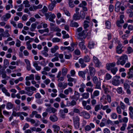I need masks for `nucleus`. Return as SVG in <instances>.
I'll use <instances>...</instances> for the list:
<instances>
[{"mask_svg": "<svg viewBox=\"0 0 133 133\" xmlns=\"http://www.w3.org/2000/svg\"><path fill=\"white\" fill-rule=\"evenodd\" d=\"M133 52V49L130 46L128 47L127 48V53L128 54H130Z\"/></svg>", "mask_w": 133, "mask_h": 133, "instance_id": "34", "label": "nucleus"}, {"mask_svg": "<svg viewBox=\"0 0 133 133\" xmlns=\"http://www.w3.org/2000/svg\"><path fill=\"white\" fill-rule=\"evenodd\" d=\"M26 45L27 46V49L30 50L32 48V45L30 44V43L26 42Z\"/></svg>", "mask_w": 133, "mask_h": 133, "instance_id": "58", "label": "nucleus"}, {"mask_svg": "<svg viewBox=\"0 0 133 133\" xmlns=\"http://www.w3.org/2000/svg\"><path fill=\"white\" fill-rule=\"evenodd\" d=\"M111 72L114 75H115L116 74V72L118 71L117 68L116 67L113 68L112 69L110 70Z\"/></svg>", "mask_w": 133, "mask_h": 133, "instance_id": "46", "label": "nucleus"}, {"mask_svg": "<svg viewBox=\"0 0 133 133\" xmlns=\"http://www.w3.org/2000/svg\"><path fill=\"white\" fill-rule=\"evenodd\" d=\"M58 55V57H59L60 59H62L63 58V55L62 54H59L58 53H56L54 54V56H57Z\"/></svg>", "mask_w": 133, "mask_h": 133, "instance_id": "54", "label": "nucleus"}, {"mask_svg": "<svg viewBox=\"0 0 133 133\" xmlns=\"http://www.w3.org/2000/svg\"><path fill=\"white\" fill-rule=\"evenodd\" d=\"M55 6L54 5L51 4L48 6L49 10L51 11H52Z\"/></svg>", "mask_w": 133, "mask_h": 133, "instance_id": "64", "label": "nucleus"}, {"mask_svg": "<svg viewBox=\"0 0 133 133\" xmlns=\"http://www.w3.org/2000/svg\"><path fill=\"white\" fill-rule=\"evenodd\" d=\"M52 127L55 132L58 133L60 129L59 126L56 124H53L52 126Z\"/></svg>", "mask_w": 133, "mask_h": 133, "instance_id": "19", "label": "nucleus"}, {"mask_svg": "<svg viewBox=\"0 0 133 133\" xmlns=\"http://www.w3.org/2000/svg\"><path fill=\"white\" fill-rule=\"evenodd\" d=\"M124 15H121L120 16V20H118L117 21L116 24L118 27L121 26V24L123 23L124 22L123 19L124 18Z\"/></svg>", "mask_w": 133, "mask_h": 133, "instance_id": "8", "label": "nucleus"}, {"mask_svg": "<svg viewBox=\"0 0 133 133\" xmlns=\"http://www.w3.org/2000/svg\"><path fill=\"white\" fill-rule=\"evenodd\" d=\"M89 21L86 20L84 21V22L83 26L85 29L89 27Z\"/></svg>", "mask_w": 133, "mask_h": 133, "instance_id": "38", "label": "nucleus"}, {"mask_svg": "<svg viewBox=\"0 0 133 133\" xmlns=\"http://www.w3.org/2000/svg\"><path fill=\"white\" fill-rule=\"evenodd\" d=\"M96 84L95 89H101V83L100 82L95 83Z\"/></svg>", "mask_w": 133, "mask_h": 133, "instance_id": "45", "label": "nucleus"}, {"mask_svg": "<svg viewBox=\"0 0 133 133\" xmlns=\"http://www.w3.org/2000/svg\"><path fill=\"white\" fill-rule=\"evenodd\" d=\"M45 15L46 17V19H49V21L51 22L54 21V19L56 17V16L54 14L51 12H48L45 14Z\"/></svg>", "mask_w": 133, "mask_h": 133, "instance_id": "6", "label": "nucleus"}, {"mask_svg": "<svg viewBox=\"0 0 133 133\" xmlns=\"http://www.w3.org/2000/svg\"><path fill=\"white\" fill-rule=\"evenodd\" d=\"M84 60L86 62H89L90 60V58L88 55L85 56L84 58Z\"/></svg>", "mask_w": 133, "mask_h": 133, "instance_id": "36", "label": "nucleus"}, {"mask_svg": "<svg viewBox=\"0 0 133 133\" xmlns=\"http://www.w3.org/2000/svg\"><path fill=\"white\" fill-rule=\"evenodd\" d=\"M116 65V63L115 62L110 63L107 64V69L108 70H110L112 69V67H114Z\"/></svg>", "mask_w": 133, "mask_h": 133, "instance_id": "17", "label": "nucleus"}, {"mask_svg": "<svg viewBox=\"0 0 133 133\" xmlns=\"http://www.w3.org/2000/svg\"><path fill=\"white\" fill-rule=\"evenodd\" d=\"M85 72L82 71H79L78 73L79 76L82 77L83 78L85 79Z\"/></svg>", "mask_w": 133, "mask_h": 133, "instance_id": "30", "label": "nucleus"}, {"mask_svg": "<svg viewBox=\"0 0 133 133\" xmlns=\"http://www.w3.org/2000/svg\"><path fill=\"white\" fill-rule=\"evenodd\" d=\"M95 45V43L92 41H90L88 47L90 49H92L94 48Z\"/></svg>", "mask_w": 133, "mask_h": 133, "instance_id": "39", "label": "nucleus"}, {"mask_svg": "<svg viewBox=\"0 0 133 133\" xmlns=\"http://www.w3.org/2000/svg\"><path fill=\"white\" fill-rule=\"evenodd\" d=\"M93 59L96 67H99L101 66V62L99 61V60L96 57L94 56Z\"/></svg>", "mask_w": 133, "mask_h": 133, "instance_id": "13", "label": "nucleus"}, {"mask_svg": "<svg viewBox=\"0 0 133 133\" xmlns=\"http://www.w3.org/2000/svg\"><path fill=\"white\" fill-rule=\"evenodd\" d=\"M50 120L53 122H55L58 120V118L55 115H51L50 117Z\"/></svg>", "mask_w": 133, "mask_h": 133, "instance_id": "25", "label": "nucleus"}, {"mask_svg": "<svg viewBox=\"0 0 133 133\" xmlns=\"http://www.w3.org/2000/svg\"><path fill=\"white\" fill-rule=\"evenodd\" d=\"M11 17V15L10 14L8 13H6L1 17V19L2 21L5 22L7 21Z\"/></svg>", "mask_w": 133, "mask_h": 133, "instance_id": "12", "label": "nucleus"}, {"mask_svg": "<svg viewBox=\"0 0 133 133\" xmlns=\"http://www.w3.org/2000/svg\"><path fill=\"white\" fill-rule=\"evenodd\" d=\"M101 109V108L100 104L96 105L95 107V110L96 111H97L98 110H100Z\"/></svg>", "mask_w": 133, "mask_h": 133, "instance_id": "55", "label": "nucleus"}, {"mask_svg": "<svg viewBox=\"0 0 133 133\" xmlns=\"http://www.w3.org/2000/svg\"><path fill=\"white\" fill-rule=\"evenodd\" d=\"M9 64L8 60L7 59H5L3 61V66L4 68H6Z\"/></svg>", "mask_w": 133, "mask_h": 133, "instance_id": "33", "label": "nucleus"}, {"mask_svg": "<svg viewBox=\"0 0 133 133\" xmlns=\"http://www.w3.org/2000/svg\"><path fill=\"white\" fill-rule=\"evenodd\" d=\"M81 95L83 98L87 99L89 98V94L87 92L84 93L82 94Z\"/></svg>", "mask_w": 133, "mask_h": 133, "instance_id": "32", "label": "nucleus"}, {"mask_svg": "<svg viewBox=\"0 0 133 133\" xmlns=\"http://www.w3.org/2000/svg\"><path fill=\"white\" fill-rule=\"evenodd\" d=\"M111 118L114 119H116L117 117L116 114L115 113H112L110 115Z\"/></svg>", "mask_w": 133, "mask_h": 133, "instance_id": "48", "label": "nucleus"}, {"mask_svg": "<svg viewBox=\"0 0 133 133\" xmlns=\"http://www.w3.org/2000/svg\"><path fill=\"white\" fill-rule=\"evenodd\" d=\"M117 60L116 62L117 65L121 64L122 65H123L125 64V55H123L120 57L119 59H117Z\"/></svg>", "mask_w": 133, "mask_h": 133, "instance_id": "7", "label": "nucleus"}, {"mask_svg": "<svg viewBox=\"0 0 133 133\" xmlns=\"http://www.w3.org/2000/svg\"><path fill=\"white\" fill-rule=\"evenodd\" d=\"M57 111V110L55 108L51 107L48 108L46 109V111L49 113H54Z\"/></svg>", "mask_w": 133, "mask_h": 133, "instance_id": "22", "label": "nucleus"}, {"mask_svg": "<svg viewBox=\"0 0 133 133\" xmlns=\"http://www.w3.org/2000/svg\"><path fill=\"white\" fill-rule=\"evenodd\" d=\"M36 27V24L35 23L32 24L31 25V28L30 29L31 31H34Z\"/></svg>", "mask_w": 133, "mask_h": 133, "instance_id": "42", "label": "nucleus"}, {"mask_svg": "<svg viewBox=\"0 0 133 133\" xmlns=\"http://www.w3.org/2000/svg\"><path fill=\"white\" fill-rule=\"evenodd\" d=\"M23 3L25 5L24 6L25 7H29L30 6L29 1L27 0L24 1L23 2Z\"/></svg>", "mask_w": 133, "mask_h": 133, "instance_id": "51", "label": "nucleus"}, {"mask_svg": "<svg viewBox=\"0 0 133 133\" xmlns=\"http://www.w3.org/2000/svg\"><path fill=\"white\" fill-rule=\"evenodd\" d=\"M82 30V28L81 27H79L77 28V32H78V38H85L86 37V34L87 33L86 31L85 30Z\"/></svg>", "mask_w": 133, "mask_h": 133, "instance_id": "3", "label": "nucleus"}, {"mask_svg": "<svg viewBox=\"0 0 133 133\" xmlns=\"http://www.w3.org/2000/svg\"><path fill=\"white\" fill-rule=\"evenodd\" d=\"M21 41L18 39H16V45L17 47H19L21 45Z\"/></svg>", "mask_w": 133, "mask_h": 133, "instance_id": "59", "label": "nucleus"}, {"mask_svg": "<svg viewBox=\"0 0 133 133\" xmlns=\"http://www.w3.org/2000/svg\"><path fill=\"white\" fill-rule=\"evenodd\" d=\"M76 102L74 100H73L71 102L68 103L67 105L69 107L71 106H73L76 105Z\"/></svg>", "mask_w": 133, "mask_h": 133, "instance_id": "29", "label": "nucleus"}, {"mask_svg": "<svg viewBox=\"0 0 133 133\" xmlns=\"http://www.w3.org/2000/svg\"><path fill=\"white\" fill-rule=\"evenodd\" d=\"M73 122H79V118L77 116H74L73 119Z\"/></svg>", "mask_w": 133, "mask_h": 133, "instance_id": "41", "label": "nucleus"}, {"mask_svg": "<svg viewBox=\"0 0 133 133\" xmlns=\"http://www.w3.org/2000/svg\"><path fill=\"white\" fill-rule=\"evenodd\" d=\"M89 68L90 71V74L91 76L93 77L95 76L96 72L95 69L93 67L89 66Z\"/></svg>", "mask_w": 133, "mask_h": 133, "instance_id": "11", "label": "nucleus"}, {"mask_svg": "<svg viewBox=\"0 0 133 133\" xmlns=\"http://www.w3.org/2000/svg\"><path fill=\"white\" fill-rule=\"evenodd\" d=\"M71 45V47L70 46H68L67 47V49L69 50L70 51H72L74 50V47L72 46V45H74L75 44L74 43H72Z\"/></svg>", "mask_w": 133, "mask_h": 133, "instance_id": "53", "label": "nucleus"}, {"mask_svg": "<svg viewBox=\"0 0 133 133\" xmlns=\"http://www.w3.org/2000/svg\"><path fill=\"white\" fill-rule=\"evenodd\" d=\"M37 8L36 6L33 5L29 8V10L31 11H35L37 10Z\"/></svg>", "mask_w": 133, "mask_h": 133, "instance_id": "61", "label": "nucleus"}, {"mask_svg": "<svg viewBox=\"0 0 133 133\" xmlns=\"http://www.w3.org/2000/svg\"><path fill=\"white\" fill-rule=\"evenodd\" d=\"M128 76L127 77L128 78L133 77V66L129 69V71L128 72Z\"/></svg>", "mask_w": 133, "mask_h": 133, "instance_id": "20", "label": "nucleus"}, {"mask_svg": "<svg viewBox=\"0 0 133 133\" xmlns=\"http://www.w3.org/2000/svg\"><path fill=\"white\" fill-rule=\"evenodd\" d=\"M94 90L93 88H90L89 87L87 88H86V91L88 92H89L91 93V94L92 93Z\"/></svg>", "mask_w": 133, "mask_h": 133, "instance_id": "56", "label": "nucleus"}, {"mask_svg": "<svg viewBox=\"0 0 133 133\" xmlns=\"http://www.w3.org/2000/svg\"><path fill=\"white\" fill-rule=\"evenodd\" d=\"M112 77V76L110 74L108 73H107L105 75V79L107 80H109Z\"/></svg>", "mask_w": 133, "mask_h": 133, "instance_id": "47", "label": "nucleus"}, {"mask_svg": "<svg viewBox=\"0 0 133 133\" xmlns=\"http://www.w3.org/2000/svg\"><path fill=\"white\" fill-rule=\"evenodd\" d=\"M52 42L54 43H56L59 42L60 39L58 38H54L52 39Z\"/></svg>", "mask_w": 133, "mask_h": 133, "instance_id": "60", "label": "nucleus"}, {"mask_svg": "<svg viewBox=\"0 0 133 133\" xmlns=\"http://www.w3.org/2000/svg\"><path fill=\"white\" fill-rule=\"evenodd\" d=\"M2 92L4 93L5 95L9 97L10 96V94L8 92V90L5 88L3 87L2 89Z\"/></svg>", "mask_w": 133, "mask_h": 133, "instance_id": "28", "label": "nucleus"}, {"mask_svg": "<svg viewBox=\"0 0 133 133\" xmlns=\"http://www.w3.org/2000/svg\"><path fill=\"white\" fill-rule=\"evenodd\" d=\"M70 26L73 27L77 28L79 26V24L76 22H71L70 24Z\"/></svg>", "mask_w": 133, "mask_h": 133, "instance_id": "40", "label": "nucleus"}, {"mask_svg": "<svg viewBox=\"0 0 133 133\" xmlns=\"http://www.w3.org/2000/svg\"><path fill=\"white\" fill-rule=\"evenodd\" d=\"M119 76H116L114 77L110 81V83L115 86H118L120 84Z\"/></svg>", "mask_w": 133, "mask_h": 133, "instance_id": "4", "label": "nucleus"}, {"mask_svg": "<svg viewBox=\"0 0 133 133\" xmlns=\"http://www.w3.org/2000/svg\"><path fill=\"white\" fill-rule=\"evenodd\" d=\"M37 112L35 111H32L31 114L30 115V117L32 118L34 117V116L35 115V117L37 118H41V115L37 114Z\"/></svg>", "mask_w": 133, "mask_h": 133, "instance_id": "16", "label": "nucleus"}, {"mask_svg": "<svg viewBox=\"0 0 133 133\" xmlns=\"http://www.w3.org/2000/svg\"><path fill=\"white\" fill-rule=\"evenodd\" d=\"M62 74L63 76H65L67 73L68 69L65 67L63 68L62 69Z\"/></svg>", "mask_w": 133, "mask_h": 133, "instance_id": "31", "label": "nucleus"}, {"mask_svg": "<svg viewBox=\"0 0 133 133\" xmlns=\"http://www.w3.org/2000/svg\"><path fill=\"white\" fill-rule=\"evenodd\" d=\"M102 88L104 91L105 93L106 94H108L109 92V91L108 89L107 88L105 87L104 85H103Z\"/></svg>", "mask_w": 133, "mask_h": 133, "instance_id": "52", "label": "nucleus"}, {"mask_svg": "<svg viewBox=\"0 0 133 133\" xmlns=\"http://www.w3.org/2000/svg\"><path fill=\"white\" fill-rule=\"evenodd\" d=\"M52 29L55 31L59 32L61 31V29L57 26L52 27Z\"/></svg>", "mask_w": 133, "mask_h": 133, "instance_id": "49", "label": "nucleus"}, {"mask_svg": "<svg viewBox=\"0 0 133 133\" xmlns=\"http://www.w3.org/2000/svg\"><path fill=\"white\" fill-rule=\"evenodd\" d=\"M8 30H6L5 31L6 32H4L3 34H1L2 35V36L3 37H7L10 36V35L8 33Z\"/></svg>", "mask_w": 133, "mask_h": 133, "instance_id": "43", "label": "nucleus"}, {"mask_svg": "<svg viewBox=\"0 0 133 133\" xmlns=\"http://www.w3.org/2000/svg\"><path fill=\"white\" fill-rule=\"evenodd\" d=\"M131 81L128 80H127L125 82V87H126L128 88H130V85H131Z\"/></svg>", "mask_w": 133, "mask_h": 133, "instance_id": "44", "label": "nucleus"}, {"mask_svg": "<svg viewBox=\"0 0 133 133\" xmlns=\"http://www.w3.org/2000/svg\"><path fill=\"white\" fill-rule=\"evenodd\" d=\"M79 14H77L76 13L75 14L73 17V18L74 20H78L80 19V18L78 15Z\"/></svg>", "mask_w": 133, "mask_h": 133, "instance_id": "37", "label": "nucleus"}, {"mask_svg": "<svg viewBox=\"0 0 133 133\" xmlns=\"http://www.w3.org/2000/svg\"><path fill=\"white\" fill-rule=\"evenodd\" d=\"M80 88L79 89V91L81 92L82 93L84 91V88L86 87L85 85L83 83H82L80 85Z\"/></svg>", "mask_w": 133, "mask_h": 133, "instance_id": "24", "label": "nucleus"}, {"mask_svg": "<svg viewBox=\"0 0 133 133\" xmlns=\"http://www.w3.org/2000/svg\"><path fill=\"white\" fill-rule=\"evenodd\" d=\"M59 49V46L57 45H55L50 49L51 52L52 54H54L56 51L57 50Z\"/></svg>", "mask_w": 133, "mask_h": 133, "instance_id": "23", "label": "nucleus"}, {"mask_svg": "<svg viewBox=\"0 0 133 133\" xmlns=\"http://www.w3.org/2000/svg\"><path fill=\"white\" fill-rule=\"evenodd\" d=\"M21 115V112H16L15 111H13L12 114V115L15 116H19Z\"/></svg>", "mask_w": 133, "mask_h": 133, "instance_id": "57", "label": "nucleus"}, {"mask_svg": "<svg viewBox=\"0 0 133 133\" xmlns=\"http://www.w3.org/2000/svg\"><path fill=\"white\" fill-rule=\"evenodd\" d=\"M34 75L33 74H31L29 76H27L26 77L25 80L29 81V80H34Z\"/></svg>", "mask_w": 133, "mask_h": 133, "instance_id": "27", "label": "nucleus"}, {"mask_svg": "<svg viewBox=\"0 0 133 133\" xmlns=\"http://www.w3.org/2000/svg\"><path fill=\"white\" fill-rule=\"evenodd\" d=\"M124 5V1H122L120 2L119 1L116 2L115 6V10L117 12H118L120 9L121 11H120V13L122 14H124V11L125 9V8L123 6Z\"/></svg>", "mask_w": 133, "mask_h": 133, "instance_id": "2", "label": "nucleus"}, {"mask_svg": "<svg viewBox=\"0 0 133 133\" xmlns=\"http://www.w3.org/2000/svg\"><path fill=\"white\" fill-rule=\"evenodd\" d=\"M14 105L10 102H8L6 105V107L7 109H11L13 108Z\"/></svg>", "mask_w": 133, "mask_h": 133, "instance_id": "35", "label": "nucleus"}, {"mask_svg": "<svg viewBox=\"0 0 133 133\" xmlns=\"http://www.w3.org/2000/svg\"><path fill=\"white\" fill-rule=\"evenodd\" d=\"M99 92L97 90L95 91L93 94H91V99H94L95 97H97L99 96Z\"/></svg>", "mask_w": 133, "mask_h": 133, "instance_id": "21", "label": "nucleus"}, {"mask_svg": "<svg viewBox=\"0 0 133 133\" xmlns=\"http://www.w3.org/2000/svg\"><path fill=\"white\" fill-rule=\"evenodd\" d=\"M123 47L122 45L121 44H119L116 47V52L118 54H121L122 52L124 51V50H122V48Z\"/></svg>", "mask_w": 133, "mask_h": 133, "instance_id": "14", "label": "nucleus"}, {"mask_svg": "<svg viewBox=\"0 0 133 133\" xmlns=\"http://www.w3.org/2000/svg\"><path fill=\"white\" fill-rule=\"evenodd\" d=\"M79 92L75 91L74 92V95L71 96L70 98L71 99H74L77 101L79 98Z\"/></svg>", "mask_w": 133, "mask_h": 133, "instance_id": "10", "label": "nucleus"}, {"mask_svg": "<svg viewBox=\"0 0 133 133\" xmlns=\"http://www.w3.org/2000/svg\"><path fill=\"white\" fill-rule=\"evenodd\" d=\"M101 109L103 110H107L109 108V106L108 105L104 106L102 104L101 105Z\"/></svg>", "mask_w": 133, "mask_h": 133, "instance_id": "63", "label": "nucleus"}, {"mask_svg": "<svg viewBox=\"0 0 133 133\" xmlns=\"http://www.w3.org/2000/svg\"><path fill=\"white\" fill-rule=\"evenodd\" d=\"M105 25L107 28L110 29L111 28V24L110 22L108 21H107L105 22Z\"/></svg>", "mask_w": 133, "mask_h": 133, "instance_id": "50", "label": "nucleus"}, {"mask_svg": "<svg viewBox=\"0 0 133 133\" xmlns=\"http://www.w3.org/2000/svg\"><path fill=\"white\" fill-rule=\"evenodd\" d=\"M78 39L79 41H80L78 44V45L80 49L81 50H85L86 47L84 45V39L85 38H80L79 37Z\"/></svg>", "mask_w": 133, "mask_h": 133, "instance_id": "5", "label": "nucleus"}, {"mask_svg": "<svg viewBox=\"0 0 133 133\" xmlns=\"http://www.w3.org/2000/svg\"><path fill=\"white\" fill-rule=\"evenodd\" d=\"M87 5V3L85 1H83L82 3L80 4L79 5V6L80 7H83Z\"/></svg>", "mask_w": 133, "mask_h": 133, "instance_id": "62", "label": "nucleus"}, {"mask_svg": "<svg viewBox=\"0 0 133 133\" xmlns=\"http://www.w3.org/2000/svg\"><path fill=\"white\" fill-rule=\"evenodd\" d=\"M79 116L83 117L86 119H89L90 116L89 114L86 111H83L79 113Z\"/></svg>", "mask_w": 133, "mask_h": 133, "instance_id": "9", "label": "nucleus"}, {"mask_svg": "<svg viewBox=\"0 0 133 133\" xmlns=\"http://www.w3.org/2000/svg\"><path fill=\"white\" fill-rule=\"evenodd\" d=\"M85 13L84 12V11H81L79 15L80 19H81L83 20L85 18Z\"/></svg>", "mask_w": 133, "mask_h": 133, "instance_id": "26", "label": "nucleus"}, {"mask_svg": "<svg viewBox=\"0 0 133 133\" xmlns=\"http://www.w3.org/2000/svg\"><path fill=\"white\" fill-rule=\"evenodd\" d=\"M48 10L47 7L46 6H44L43 8L41 10H40L39 11V13L41 15H43L42 14H46L45 13Z\"/></svg>", "mask_w": 133, "mask_h": 133, "instance_id": "18", "label": "nucleus"}, {"mask_svg": "<svg viewBox=\"0 0 133 133\" xmlns=\"http://www.w3.org/2000/svg\"><path fill=\"white\" fill-rule=\"evenodd\" d=\"M51 68L48 66H45L43 68V70L41 72V73L43 75H47L48 73L47 72L50 71Z\"/></svg>", "mask_w": 133, "mask_h": 133, "instance_id": "15", "label": "nucleus"}, {"mask_svg": "<svg viewBox=\"0 0 133 133\" xmlns=\"http://www.w3.org/2000/svg\"><path fill=\"white\" fill-rule=\"evenodd\" d=\"M25 89L27 92H25L24 90H20L19 92V94L21 95L26 94L29 96H31L34 94V92L33 91H35L36 90V89L33 86L26 87H25Z\"/></svg>", "mask_w": 133, "mask_h": 133, "instance_id": "1", "label": "nucleus"}]
</instances>
